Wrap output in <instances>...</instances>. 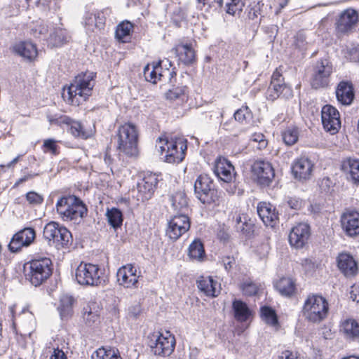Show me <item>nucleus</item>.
Wrapping results in <instances>:
<instances>
[{
	"mask_svg": "<svg viewBox=\"0 0 359 359\" xmlns=\"http://www.w3.org/2000/svg\"><path fill=\"white\" fill-rule=\"evenodd\" d=\"M156 147L160 153L161 158L168 163H179L185 157L187 149V140L178 136L160 137L156 141Z\"/></svg>",
	"mask_w": 359,
	"mask_h": 359,
	"instance_id": "nucleus-1",
	"label": "nucleus"
},
{
	"mask_svg": "<svg viewBox=\"0 0 359 359\" xmlns=\"http://www.w3.org/2000/svg\"><path fill=\"white\" fill-rule=\"evenodd\" d=\"M94 86L93 76L90 74H81L75 77L74 81L64 92L62 97L67 103L79 106L90 95Z\"/></svg>",
	"mask_w": 359,
	"mask_h": 359,
	"instance_id": "nucleus-2",
	"label": "nucleus"
},
{
	"mask_svg": "<svg viewBox=\"0 0 359 359\" xmlns=\"http://www.w3.org/2000/svg\"><path fill=\"white\" fill-rule=\"evenodd\" d=\"M52 271V262L46 257L32 259L24 266L26 279L36 287L43 284L50 276Z\"/></svg>",
	"mask_w": 359,
	"mask_h": 359,
	"instance_id": "nucleus-3",
	"label": "nucleus"
},
{
	"mask_svg": "<svg viewBox=\"0 0 359 359\" xmlns=\"http://www.w3.org/2000/svg\"><path fill=\"white\" fill-rule=\"evenodd\" d=\"M118 150L130 157L138 154V132L136 126L130 123L121 126L117 134Z\"/></svg>",
	"mask_w": 359,
	"mask_h": 359,
	"instance_id": "nucleus-4",
	"label": "nucleus"
},
{
	"mask_svg": "<svg viewBox=\"0 0 359 359\" xmlns=\"http://www.w3.org/2000/svg\"><path fill=\"white\" fill-rule=\"evenodd\" d=\"M56 210L64 221L81 219L87 212L84 203L75 196L61 197L56 203Z\"/></svg>",
	"mask_w": 359,
	"mask_h": 359,
	"instance_id": "nucleus-5",
	"label": "nucleus"
},
{
	"mask_svg": "<svg viewBox=\"0 0 359 359\" xmlns=\"http://www.w3.org/2000/svg\"><path fill=\"white\" fill-rule=\"evenodd\" d=\"M328 310V303L323 297L311 294L304 301L302 313L309 321L320 323L327 317Z\"/></svg>",
	"mask_w": 359,
	"mask_h": 359,
	"instance_id": "nucleus-6",
	"label": "nucleus"
},
{
	"mask_svg": "<svg viewBox=\"0 0 359 359\" xmlns=\"http://www.w3.org/2000/svg\"><path fill=\"white\" fill-rule=\"evenodd\" d=\"M196 197L204 204L219 205L222 201L221 193L214 188V184L208 175H201L195 182Z\"/></svg>",
	"mask_w": 359,
	"mask_h": 359,
	"instance_id": "nucleus-7",
	"label": "nucleus"
},
{
	"mask_svg": "<svg viewBox=\"0 0 359 359\" xmlns=\"http://www.w3.org/2000/svg\"><path fill=\"white\" fill-rule=\"evenodd\" d=\"M147 344L154 354L166 357L174 351L175 339L170 332H157L149 335Z\"/></svg>",
	"mask_w": 359,
	"mask_h": 359,
	"instance_id": "nucleus-8",
	"label": "nucleus"
},
{
	"mask_svg": "<svg viewBox=\"0 0 359 359\" xmlns=\"http://www.w3.org/2000/svg\"><path fill=\"white\" fill-rule=\"evenodd\" d=\"M43 233L50 245H54L57 249L67 248L71 243L70 231L55 222L48 223L43 228Z\"/></svg>",
	"mask_w": 359,
	"mask_h": 359,
	"instance_id": "nucleus-9",
	"label": "nucleus"
},
{
	"mask_svg": "<svg viewBox=\"0 0 359 359\" xmlns=\"http://www.w3.org/2000/svg\"><path fill=\"white\" fill-rule=\"evenodd\" d=\"M102 272L96 264L81 262L76 268L75 277L77 283L84 286H97L101 283Z\"/></svg>",
	"mask_w": 359,
	"mask_h": 359,
	"instance_id": "nucleus-10",
	"label": "nucleus"
},
{
	"mask_svg": "<svg viewBox=\"0 0 359 359\" xmlns=\"http://www.w3.org/2000/svg\"><path fill=\"white\" fill-rule=\"evenodd\" d=\"M359 20L356 10L348 8L341 11L335 22V29L337 34H348L355 30Z\"/></svg>",
	"mask_w": 359,
	"mask_h": 359,
	"instance_id": "nucleus-11",
	"label": "nucleus"
},
{
	"mask_svg": "<svg viewBox=\"0 0 359 359\" xmlns=\"http://www.w3.org/2000/svg\"><path fill=\"white\" fill-rule=\"evenodd\" d=\"M332 70V65L329 60L321 59L318 60L313 68L311 82L312 87L318 89L327 86Z\"/></svg>",
	"mask_w": 359,
	"mask_h": 359,
	"instance_id": "nucleus-12",
	"label": "nucleus"
},
{
	"mask_svg": "<svg viewBox=\"0 0 359 359\" xmlns=\"http://www.w3.org/2000/svg\"><path fill=\"white\" fill-rule=\"evenodd\" d=\"M190 225V220L187 214L176 215L168 222L166 236L175 241L189 231Z\"/></svg>",
	"mask_w": 359,
	"mask_h": 359,
	"instance_id": "nucleus-13",
	"label": "nucleus"
},
{
	"mask_svg": "<svg viewBox=\"0 0 359 359\" xmlns=\"http://www.w3.org/2000/svg\"><path fill=\"white\" fill-rule=\"evenodd\" d=\"M321 120L324 129L330 134H336L341 128L340 115L332 105L326 104L321 110Z\"/></svg>",
	"mask_w": 359,
	"mask_h": 359,
	"instance_id": "nucleus-14",
	"label": "nucleus"
},
{
	"mask_svg": "<svg viewBox=\"0 0 359 359\" xmlns=\"http://www.w3.org/2000/svg\"><path fill=\"white\" fill-rule=\"evenodd\" d=\"M252 172L258 184L269 186L274 178V170L269 161L259 160L252 165Z\"/></svg>",
	"mask_w": 359,
	"mask_h": 359,
	"instance_id": "nucleus-15",
	"label": "nucleus"
},
{
	"mask_svg": "<svg viewBox=\"0 0 359 359\" xmlns=\"http://www.w3.org/2000/svg\"><path fill=\"white\" fill-rule=\"evenodd\" d=\"M35 230L31 227H26L15 233L8 247L12 252L20 251L23 247L29 246L35 240Z\"/></svg>",
	"mask_w": 359,
	"mask_h": 359,
	"instance_id": "nucleus-16",
	"label": "nucleus"
},
{
	"mask_svg": "<svg viewBox=\"0 0 359 359\" xmlns=\"http://www.w3.org/2000/svg\"><path fill=\"white\" fill-rule=\"evenodd\" d=\"M117 282L119 285L126 288H137L138 279L137 268L131 264L120 267L116 273Z\"/></svg>",
	"mask_w": 359,
	"mask_h": 359,
	"instance_id": "nucleus-17",
	"label": "nucleus"
},
{
	"mask_svg": "<svg viewBox=\"0 0 359 359\" xmlns=\"http://www.w3.org/2000/svg\"><path fill=\"white\" fill-rule=\"evenodd\" d=\"M311 235L308 224L301 222L293 226L289 233V243L295 248H302L307 243Z\"/></svg>",
	"mask_w": 359,
	"mask_h": 359,
	"instance_id": "nucleus-18",
	"label": "nucleus"
},
{
	"mask_svg": "<svg viewBox=\"0 0 359 359\" xmlns=\"http://www.w3.org/2000/svg\"><path fill=\"white\" fill-rule=\"evenodd\" d=\"M158 181V177L155 174H147L137 184V201L144 202L151 198Z\"/></svg>",
	"mask_w": 359,
	"mask_h": 359,
	"instance_id": "nucleus-19",
	"label": "nucleus"
},
{
	"mask_svg": "<svg viewBox=\"0 0 359 359\" xmlns=\"http://www.w3.org/2000/svg\"><path fill=\"white\" fill-rule=\"evenodd\" d=\"M111 11L109 9L86 12L83 16V25L87 32H93L95 29H102L105 23L107 16Z\"/></svg>",
	"mask_w": 359,
	"mask_h": 359,
	"instance_id": "nucleus-20",
	"label": "nucleus"
},
{
	"mask_svg": "<svg viewBox=\"0 0 359 359\" xmlns=\"http://www.w3.org/2000/svg\"><path fill=\"white\" fill-rule=\"evenodd\" d=\"M341 225L343 231L348 236L359 234V213L354 210H346L341 216Z\"/></svg>",
	"mask_w": 359,
	"mask_h": 359,
	"instance_id": "nucleus-21",
	"label": "nucleus"
},
{
	"mask_svg": "<svg viewBox=\"0 0 359 359\" xmlns=\"http://www.w3.org/2000/svg\"><path fill=\"white\" fill-rule=\"evenodd\" d=\"M313 164L306 157L296 159L292 165V172L294 177L299 180H306L311 177Z\"/></svg>",
	"mask_w": 359,
	"mask_h": 359,
	"instance_id": "nucleus-22",
	"label": "nucleus"
},
{
	"mask_svg": "<svg viewBox=\"0 0 359 359\" xmlns=\"http://www.w3.org/2000/svg\"><path fill=\"white\" fill-rule=\"evenodd\" d=\"M293 96V91L290 86L285 82L274 83L271 82L266 91V97L268 100L273 101L278 97H283L288 100Z\"/></svg>",
	"mask_w": 359,
	"mask_h": 359,
	"instance_id": "nucleus-23",
	"label": "nucleus"
},
{
	"mask_svg": "<svg viewBox=\"0 0 359 359\" xmlns=\"http://www.w3.org/2000/svg\"><path fill=\"white\" fill-rule=\"evenodd\" d=\"M214 172L221 180L226 183L231 182L236 175L234 167L225 158L217 159L215 163Z\"/></svg>",
	"mask_w": 359,
	"mask_h": 359,
	"instance_id": "nucleus-24",
	"label": "nucleus"
},
{
	"mask_svg": "<svg viewBox=\"0 0 359 359\" xmlns=\"http://www.w3.org/2000/svg\"><path fill=\"white\" fill-rule=\"evenodd\" d=\"M257 213L267 226L273 227L278 219L276 208L269 203L260 202L257 205Z\"/></svg>",
	"mask_w": 359,
	"mask_h": 359,
	"instance_id": "nucleus-25",
	"label": "nucleus"
},
{
	"mask_svg": "<svg viewBox=\"0 0 359 359\" xmlns=\"http://www.w3.org/2000/svg\"><path fill=\"white\" fill-rule=\"evenodd\" d=\"M197 287L209 297H217L221 290L220 284L212 276H201L197 280Z\"/></svg>",
	"mask_w": 359,
	"mask_h": 359,
	"instance_id": "nucleus-26",
	"label": "nucleus"
},
{
	"mask_svg": "<svg viewBox=\"0 0 359 359\" xmlns=\"http://www.w3.org/2000/svg\"><path fill=\"white\" fill-rule=\"evenodd\" d=\"M339 332L347 341H356L359 339V323L353 318L342 319Z\"/></svg>",
	"mask_w": 359,
	"mask_h": 359,
	"instance_id": "nucleus-27",
	"label": "nucleus"
},
{
	"mask_svg": "<svg viewBox=\"0 0 359 359\" xmlns=\"http://www.w3.org/2000/svg\"><path fill=\"white\" fill-rule=\"evenodd\" d=\"M13 51L27 61L34 60L38 51L36 46L29 41H20L13 46Z\"/></svg>",
	"mask_w": 359,
	"mask_h": 359,
	"instance_id": "nucleus-28",
	"label": "nucleus"
},
{
	"mask_svg": "<svg viewBox=\"0 0 359 359\" xmlns=\"http://www.w3.org/2000/svg\"><path fill=\"white\" fill-rule=\"evenodd\" d=\"M161 62L159 61L157 63L153 62L151 65H147L144 68V76L145 79L151 83H156L158 80H161V77L165 76V73H168L169 76H173L175 75V72L170 71L169 69L161 73Z\"/></svg>",
	"mask_w": 359,
	"mask_h": 359,
	"instance_id": "nucleus-29",
	"label": "nucleus"
},
{
	"mask_svg": "<svg viewBox=\"0 0 359 359\" xmlns=\"http://www.w3.org/2000/svg\"><path fill=\"white\" fill-rule=\"evenodd\" d=\"M101 309L95 302H88L83 309L82 316L88 326H93L100 322Z\"/></svg>",
	"mask_w": 359,
	"mask_h": 359,
	"instance_id": "nucleus-30",
	"label": "nucleus"
},
{
	"mask_svg": "<svg viewBox=\"0 0 359 359\" xmlns=\"http://www.w3.org/2000/svg\"><path fill=\"white\" fill-rule=\"evenodd\" d=\"M337 266L346 276H351L357 273L358 267L353 257L347 253H341L337 257Z\"/></svg>",
	"mask_w": 359,
	"mask_h": 359,
	"instance_id": "nucleus-31",
	"label": "nucleus"
},
{
	"mask_svg": "<svg viewBox=\"0 0 359 359\" xmlns=\"http://www.w3.org/2000/svg\"><path fill=\"white\" fill-rule=\"evenodd\" d=\"M179 60L184 65H191L195 61L196 54L191 44L179 43L175 48Z\"/></svg>",
	"mask_w": 359,
	"mask_h": 359,
	"instance_id": "nucleus-32",
	"label": "nucleus"
},
{
	"mask_svg": "<svg viewBox=\"0 0 359 359\" xmlns=\"http://www.w3.org/2000/svg\"><path fill=\"white\" fill-rule=\"evenodd\" d=\"M336 96L339 102L349 105L354 97L352 85L346 81L340 82L336 90Z\"/></svg>",
	"mask_w": 359,
	"mask_h": 359,
	"instance_id": "nucleus-33",
	"label": "nucleus"
},
{
	"mask_svg": "<svg viewBox=\"0 0 359 359\" xmlns=\"http://www.w3.org/2000/svg\"><path fill=\"white\" fill-rule=\"evenodd\" d=\"M232 309L235 319L241 323L246 322L252 316V311L243 301L235 299L232 303Z\"/></svg>",
	"mask_w": 359,
	"mask_h": 359,
	"instance_id": "nucleus-34",
	"label": "nucleus"
},
{
	"mask_svg": "<svg viewBox=\"0 0 359 359\" xmlns=\"http://www.w3.org/2000/svg\"><path fill=\"white\" fill-rule=\"evenodd\" d=\"M341 169L350 174L355 184H359V160L354 158H347L342 161Z\"/></svg>",
	"mask_w": 359,
	"mask_h": 359,
	"instance_id": "nucleus-35",
	"label": "nucleus"
},
{
	"mask_svg": "<svg viewBox=\"0 0 359 359\" xmlns=\"http://www.w3.org/2000/svg\"><path fill=\"white\" fill-rule=\"evenodd\" d=\"M275 287L279 293L285 297H291L296 290L294 281L289 277L281 278L276 283Z\"/></svg>",
	"mask_w": 359,
	"mask_h": 359,
	"instance_id": "nucleus-36",
	"label": "nucleus"
},
{
	"mask_svg": "<svg viewBox=\"0 0 359 359\" xmlns=\"http://www.w3.org/2000/svg\"><path fill=\"white\" fill-rule=\"evenodd\" d=\"M63 122L70 126L71 133L76 137L87 139L92 135L91 130H86L80 122L74 121L69 117L65 116Z\"/></svg>",
	"mask_w": 359,
	"mask_h": 359,
	"instance_id": "nucleus-37",
	"label": "nucleus"
},
{
	"mask_svg": "<svg viewBox=\"0 0 359 359\" xmlns=\"http://www.w3.org/2000/svg\"><path fill=\"white\" fill-rule=\"evenodd\" d=\"M172 206L180 214H186L188 210V199L183 191H177L171 197Z\"/></svg>",
	"mask_w": 359,
	"mask_h": 359,
	"instance_id": "nucleus-38",
	"label": "nucleus"
},
{
	"mask_svg": "<svg viewBox=\"0 0 359 359\" xmlns=\"http://www.w3.org/2000/svg\"><path fill=\"white\" fill-rule=\"evenodd\" d=\"M188 255L193 261L201 262L203 260L205 253L204 246L199 240H194L189 246Z\"/></svg>",
	"mask_w": 359,
	"mask_h": 359,
	"instance_id": "nucleus-39",
	"label": "nucleus"
},
{
	"mask_svg": "<svg viewBox=\"0 0 359 359\" xmlns=\"http://www.w3.org/2000/svg\"><path fill=\"white\" fill-rule=\"evenodd\" d=\"M68 41V35L67 31L60 28L56 27L50 34L48 39L49 44L52 46H60Z\"/></svg>",
	"mask_w": 359,
	"mask_h": 359,
	"instance_id": "nucleus-40",
	"label": "nucleus"
},
{
	"mask_svg": "<svg viewBox=\"0 0 359 359\" xmlns=\"http://www.w3.org/2000/svg\"><path fill=\"white\" fill-rule=\"evenodd\" d=\"M219 7H222L224 4L226 7V12L229 14L236 15L242 11L244 7L243 0H215Z\"/></svg>",
	"mask_w": 359,
	"mask_h": 359,
	"instance_id": "nucleus-41",
	"label": "nucleus"
},
{
	"mask_svg": "<svg viewBox=\"0 0 359 359\" xmlns=\"http://www.w3.org/2000/svg\"><path fill=\"white\" fill-rule=\"evenodd\" d=\"M133 29V25L128 21H123L116 27V37L123 42L126 41V39L129 37L131 31Z\"/></svg>",
	"mask_w": 359,
	"mask_h": 359,
	"instance_id": "nucleus-42",
	"label": "nucleus"
},
{
	"mask_svg": "<svg viewBox=\"0 0 359 359\" xmlns=\"http://www.w3.org/2000/svg\"><path fill=\"white\" fill-rule=\"evenodd\" d=\"M74 301V298L70 295L63 294L61 296L58 309L62 318L67 317L70 314Z\"/></svg>",
	"mask_w": 359,
	"mask_h": 359,
	"instance_id": "nucleus-43",
	"label": "nucleus"
},
{
	"mask_svg": "<svg viewBox=\"0 0 359 359\" xmlns=\"http://www.w3.org/2000/svg\"><path fill=\"white\" fill-rule=\"evenodd\" d=\"M107 217L109 224L114 229L119 227L123 222L122 212L117 208H111L107 212Z\"/></svg>",
	"mask_w": 359,
	"mask_h": 359,
	"instance_id": "nucleus-44",
	"label": "nucleus"
},
{
	"mask_svg": "<svg viewBox=\"0 0 359 359\" xmlns=\"http://www.w3.org/2000/svg\"><path fill=\"white\" fill-rule=\"evenodd\" d=\"M282 138L285 144H294L299 139V130L296 127H288L282 132Z\"/></svg>",
	"mask_w": 359,
	"mask_h": 359,
	"instance_id": "nucleus-45",
	"label": "nucleus"
},
{
	"mask_svg": "<svg viewBox=\"0 0 359 359\" xmlns=\"http://www.w3.org/2000/svg\"><path fill=\"white\" fill-rule=\"evenodd\" d=\"M93 359H121L118 353L111 348H98L92 355Z\"/></svg>",
	"mask_w": 359,
	"mask_h": 359,
	"instance_id": "nucleus-46",
	"label": "nucleus"
},
{
	"mask_svg": "<svg viewBox=\"0 0 359 359\" xmlns=\"http://www.w3.org/2000/svg\"><path fill=\"white\" fill-rule=\"evenodd\" d=\"M261 314L262 318L267 324L276 325L278 323L276 314L271 308L268 306H263L261 309Z\"/></svg>",
	"mask_w": 359,
	"mask_h": 359,
	"instance_id": "nucleus-47",
	"label": "nucleus"
},
{
	"mask_svg": "<svg viewBox=\"0 0 359 359\" xmlns=\"http://www.w3.org/2000/svg\"><path fill=\"white\" fill-rule=\"evenodd\" d=\"M259 286L251 280H246L241 284V288L245 295L252 296L258 292Z\"/></svg>",
	"mask_w": 359,
	"mask_h": 359,
	"instance_id": "nucleus-48",
	"label": "nucleus"
},
{
	"mask_svg": "<svg viewBox=\"0 0 359 359\" xmlns=\"http://www.w3.org/2000/svg\"><path fill=\"white\" fill-rule=\"evenodd\" d=\"M187 88L185 86L176 87L169 90L166 93V97L170 100H175L177 99L184 100L186 96Z\"/></svg>",
	"mask_w": 359,
	"mask_h": 359,
	"instance_id": "nucleus-49",
	"label": "nucleus"
},
{
	"mask_svg": "<svg viewBox=\"0 0 359 359\" xmlns=\"http://www.w3.org/2000/svg\"><path fill=\"white\" fill-rule=\"evenodd\" d=\"M267 5L265 6L262 2H258L256 5H255L249 12V16L251 19L254 20L255 18H259L265 16L264 10H266Z\"/></svg>",
	"mask_w": 359,
	"mask_h": 359,
	"instance_id": "nucleus-50",
	"label": "nucleus"
},
{
	"mask_svg": "<svg viewBox=\"0 0 359 359\" xmlns=\"http://www.w3.org/2000/svg\"><path fill=\"white\" fill-rule=\"evenodd\" d=\"M26 198L29 204L33 205H40L43 201V197L35 191H29L26 194Z\"/></svg>",
	"mask_w": 359,
	"mask_h": 359,
	"instance_id": "nucleus-51",
	"label": "nucleus"
},
{
	"mask_svg": "<svg viewBox=\"0 0 359 359\" xmlns=\"http://www.w3.org/2000/svg\"><path fill=\"white\" fill-rule=\"evenodd\" d=\"M250 117V113L248 107H242L234 113V118L241 123Z\"/></svg>",
	"mask_w": 359,
	"mask_h": 359,
	"instance_id": "nucleus-52",
	"label": "nucleus"
},
{
	"mask_svg": "<svg viewBox=\"0 0 359 359\" xmlns=\"http://www.w3.org/2000/svg\"><path fill=\"white\" fill-rule=\"evenodd\" d=\"M236 225L238 230L244 232L249 229L250 224L248 223L245 215H239L236 219Z\"/></svg>",
	"mask_w": 359,
	"mask_h": 359,
	"instance_id": "nucleus-53",
	"label": "nucleus"
},
{
	"mask_svg": "<svg viewBox=\"0 0 359 359\" xmlns=\"http://www.w3.org/2000/svg\"><path fill=\"white\" fill-rule=\"evenodd\" d=\"M334 183L329 177H324L320 184V189L325 193H330L332 191Z\"/></svg>",
	"mask_w": 359,
	"mask_h": 359,
	"instance_id": "nucleus-54",
	"label": "nucleus"
},
{
	"mask_svg": "<svg viewBox=\"0 0 359 359\" xmlns=\"http://www.w3.org/2000/svg\"><path fill=\"white\" fill-rule=\"evenodd\" d=\"M57 142L53 139H47L43 142V147L53 154H57Z\"/></svg>",
	"mask_w": 359,
	"mask_h": 359,
	"instance_id": "nucleus-55",
	"label": "nucleus"
},
{
	"mask_svg": "<svg viewBox=\"0 0 359 359\" xmlns=\"http://www.w3.org/2000/svg\"><path fill=\"white\" fill-rule=\"evenodd\" d=\"M251 140L258 142L260 148L265 147L267 144L265 137L262 133H254L251 136Z\"/></svg>",
	"mask_w": 359,
	"mask_h": 359,
	"instance_id": "nucleus-56",
	"label": "nucleus"
},
{
	"mask_svg": "<svg viewBox=\"0 0 359 359\" xmlns=\"http://www.w3.org/2000/svg\"><path fill=\"white\" fill-rule=\"evenodd\" d=\"M287 203L293 210H299L302 205V201L296 197L289 198Z\"/></svg>",
	"mask_w": 359,
	"mask_h": 359,
	"instance_id": "nucleus-57",
	"label": "nucleus"
},
{
	"mask_svg": "<svg viewBox=\"0 0 359 359\" xmlns=\"http://www.w3.org/2000/svg\"><path fill=\"white\" fill-rule=\"evenodd\" d=\"M278 359H302V358L299 357L297 353L287 350L282 352Z\"/></svg>",
	"mask_w": 359,
	"mask_h": 359,
	"instance_id": "nucleus-58",
	"label": "nucleus"
},
{
	"mask_svg": "<svg viewBox=\"0 0 359 359\" xmlns=\"http://www.w3.org/2000/svg\"><path fill=\"white\" fill-rule=\"evenodd\" d=\"M305 41H306V36L303 32H299L295 36L294 42H295L296 46L298 48H303L305 44Z\"/></svg>",
	"mask_w": 359,
	"mask_h": 359,
	"instance_id": "nucleus-59",
	"label": "nucleus"
},
{
	"mask_svg": "<svg viewBox=\"0 0 359 359\" xmlns=\"http://www.w3.org/2000/svg\"><path fill=\"white\" fill-rule=\"evenodd\" d=\"M50 359H67L65 352L59 348H53Z\"/></svg>",
	"mask_w": 359,
	"mask_h": 359,
	"instance_id": "nucleus-60",
	"label": "nucleus"
},
{
	"mask_svg": "<svg viewBox=\"0 0 359 359\" xmlns=\"http://www.w3.org/2000/svg\"><path fill=\"white\" fill-rule=\"evenodd\" d=\"M222 263L224 266L225 269L226 271H229L235 264V259L229 256L224 257L222 258Z\"/></svg>",
	"mask_w": 359,
	"mask_h": 359,
	"instance_id": "nucleus-61",
	"label": "nucleus"
},
{
	"mask_svg": "<svg viewBox=\"0 0 359 359\" xmlns=\"http://www.w3.org/2000/svg\"><path fill=\"white\" fill-rule=\"evenodd\" d=\"M141 312V306L139 304L130 306L128 309V313L130 316L137 317Z\"/></svg>",
	"mask_w": 359,
	"mask_h": 359,
	"instance_id": "nucleus-62",
	"label": "nucleus"
},
{
	"mask_svg": "<svg viewBox=\"0 0 359 359\" xmlns=\"http://www.w3.org/2000/svg\"><path fill=\"white\" fill-rule=\"evenodd\" d=\"M271 82H274V83L285 82L281 73L280 72V71L278 69H276L274 71V72L273 73Z\"/></svg>",
	"mask_w": 359,
	"mask_h": 359,
	"instance_id": "nucleus-63",
	"label": "nucleus"
},
{
	"mask_svg": "<svg viewBox=\"0 0 359 359\" xmlns=\"http://www.w3.org/2000/svg\"><path fill=\"white\" fill-rule=\"evenodd\" d=\"M302 266L306 271H309L314 269V264L309 259H305L302 261Z\"/></svg>",
	"mask_w": 359,
	"mask_h": 359,
	"instance_id": "nucleus-64",
	"label": "nucleus"
}]
</instances>
